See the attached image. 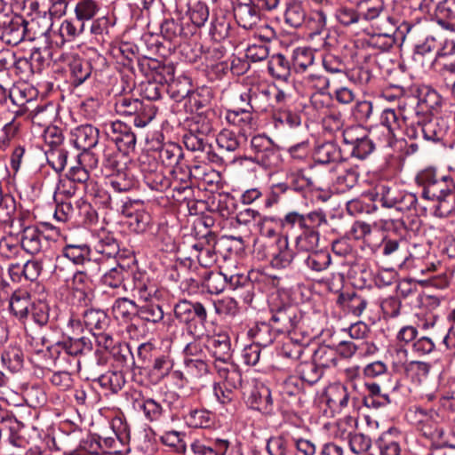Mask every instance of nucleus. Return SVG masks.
<instances>
[{"label": "nucleus", "mask_w": 455, "mask_h": 455, "mask_svg": "<svg viewBox=\"0 0 455 455\" xmlns=\"http://www.w3.org/2000/svg\"><path fill=\"white\" fill-rule=\"evenodd\" d=\"M320 240L318 231L303 229L295 239V246L298 251L297 256L316 251Z\"/></svg>", "instance_id": "nucleus-43"}, {"label": "nucleus", "mask_w": 455, "mask_h": 455, "mask_svg": "<svg viewBox=\"0 0 455 455\" xmlns=\"http://www.w3.org/2000/svg\"><path fill=\"white\" fill-rule=\"evenodd\" d=\"M332 98L327 92H315L310 96V105L316 111L318 118L326 115L331 110Z\"/></svg>", "instance_id": "nucleus-63"}, {"label": "nucleus", "mask_w": 455, "mask_h": 455, "mask_svg": "<svg viewBox=\"0 0 455 455\" xmlns=\"http://www.w3.org/2000/svg\"><path fill=\"white\" fill-rule=\"evenodd\" d=\"M278 243L279 250L273 254L271 265L275 268H284L291 263L294 253L288 246L287 237L279 238Z\"/></svg>", "instance_id": "nucleus-53"}, {"label": "nucleus", "mask_w": 455, "mask_h": 455, "mask_svg": "<svg viewBox=\"0 0 455 455\" xmlns=\"http://www.w3.org/2000/svg\"><path fill=\"white\" fill-rule=\"evenodd\" d=\"M83 323L84 327L93 334V332L105 331L108 325V317L103 310L90 308L83 313Z\"/></svg>", "instance_id": "nucleus-36"}, {"label": "nucleus", "mask_w": 455, "mask_h": 455, "mask_svg": "<svg viewBox=\"0 0 455 455\" xmlns=\"http://www.w3.org/2000/svg\"><path fill=\"white\" fill-rule=\"evenodd\" d=\"M170 97L175 101L179 102L188 97L191 94V84L188 78L173 79L168 85L166 91Z\"/></svg>", "instance_id": "nucleus-56"}, {"label": "nucleus", "mask_w": 455, "mask_h": 455, "mask_svg": "<svg viewBox=\"0 0 455 455\" xmlns=\"http://www.w3.org/2000/svg\"><path fill=\"white\" fill-rule=\"evenodd\" d=\"M230 443L227 439L195 440L190 450L192 455H226Z\"/></svg>", "instance_id": "nucleus-24"}, {"label": "nucleus", "mask_w": 455, "mask_h": 455, "mask_svg": "<svg viewBox=\"0 0 455 455\" xmlns=\"http://www.w3.org/2000/svg\"><path fill=\"white\" fill-rule=\"evenodd\" d=\"M312 360L323 370L331 368L337 365V352L329 346H320L315 351Z\"/></svg>", "instance_id": "nucleus-55"}, {"label": "nucleus", "mask_w": 455, "mask_h": 455, "mask_svg": "<svg viewBox=\"0 0 455 455\" xmlns=\"http://www.w3.org/2000/svg\"><path fill=\"white\" fill-rule=\"evenodd\" d=\"M434 8V15L428 25V43H433L437 55H446L455 50V44L446 37L447 32L453 31L449 20L455 18V0H428V12Z\"/></svg>", "instance_id": "nucleus-1"}, {"label": "nucleus", "mask_w": 455, "mask_h": 455, "mask_svg": "<svg viewBox=\"0 0 455 455\" xmlns=\"http://www.w3.org/2000/svg\"><path fill=\"white\" fill-rule=\"evenodd\" d=\"M108 135L124 155L134 151L137 142L136 135L125 123L113 122L108 128Z\"/></svg>", "instance_id": "nucleus-11"}, {"label": "nucleus", "mask_w": 455, "mask_h": 455, "mask_svg": "<svg viewBox=\"0 0 455 455\" xmlns=\"http://www.w3.org/2000/svg\"><path fill=\"white\" fill-rule=\"evenodd\" d=\"M430 120L431 123H428V141L432 140L435 143H440L441 148L445 150L446 145L443 140L448 130L446 115H433L430 116Z\"/></svg>", "instance_id": "nucleus-34"}, {"label": "nucleus", "mask_w": 455, "mask_h": 455, "mask_svg": "<svg viewBox=\"0 0 455 455\" xmlns=\"http://www.w3.org/2000/svg\"><path fill=\"white\" fill-rule=\"evenodd\" d=\"M231 29V22L224 15L216 16L210 29V35L214 41L220 42L228 37Z\"/></svg>", "instance_id": "nucleus-61"}, {"label": "nucleus", "mask_w": 455, "mask_h": 455, "mask_svg": "<svg viewBox=\"0 0 455 455\" xmlns=\"http://www.w3.org/2000/svg\"><path fill=\"white\" fill-rule=\"evenodd\" d=\"M164 315L162 307L153 301L146 302L138 308L137 317L145 322L157 323L164 319Z\"/></svg>", "instance_id": "nucleus-57"}, {"label": "nucleus", "mask_w": 455, "mask_h": 455, "mask_svg": "<svg viewBox=\"0 0 455 455\" xmlns=\"http://www.w3.org/2000/svg\"><path fill=\"white\" fill-rule=\"evenodd\" d=\"M448 173H439L431 180L428 169V210L436 218H447L455 210V192Z\"/></svg>", "instance_id": "nucleus-2"}, {"label": "nucleus", "mask_w": 455, "mask_h": 455, "mask_svg": "<svg viewBox=\"0 0 455 455\" xmlns=\"http://www.w3.org/2000/svg\"><path fill=\"white\" fill-rule=\"evenodd\" d=\"M20 244L28 253L37 254L48 246V239L37 227L28 226L22 230Z\"/></svg>", "instance_id": "nucleus-17"}, {"label": "nucleus", "mask_w": 455, "mask_h": 455, "mask_svg": "<svg viewBox=\"0 0 455 455\" xmlns=\"http://www.w3.org/2000/svg\"><path fill=\"white\" fill-rule=\"evenodd\" d=\"M163 37L170 42L178 38L187 39L195 34V27H188L183 22H178L173 18L167 19L161 24Z\"/></svg>", "instance_id": "nucleus-26"}, {"label": "nucleus", "mask_w": 455, "mask_h": 455, "mask_svg": "<svg viewBox=\"0 0 455 455\" xmlns=\"http://www.w3.org/2000/svg\"><path fill=\"white\" fill-rule=\"evenodd\" d=\"M138 408L141 410L150 421L159 420L164 414L165 410L163 405L153 398H146L137 402Z\"/></svg>", "instance_id": "nucleus-58"}, {"label": "nucleus", "mask_w": 455, "mask_h": 455, "mask_svg": "<svg viewBox=\"0 0 455 455\" xmlns=\"http://www.w3.org/2000/svg\"><path fill=\"white\" fill-rule=\"evenodd\" d=\"M100 385L109 389L112 393L119 392L125 384V379L121 371H108L99 377Z\"/></svg>", "instance_id": "nucleus-62"}, {"label": "nucleus", "mask_w": 455, "mask_h": 455, "mask_svg": "<svg viewBox=\"0 0 455 455\" xmlns=\"http://www.w3.org/2000/svg\"><path fill=\"white\" fill-rule=\"evenodd\" d=\"M307 12L301 2L292 1L287 4L284 21L293 28H301L305 24Z\"/></svg>", "instance_id": "nucleus-41"}, {"label": "nucleus", "mask_w": 455, "mask_h": 455, "mask_svg": "<svg viewBox=\"0 0 455 455\" xmlns=\"http://www.w3.org/2000/svg\"><path fill=\"white\" fill-rule=\"evenodd\" d=\"M248 403L253 410L269 413L273 404L269 388L264 385L255 387L248 398Z\"/></svg>", "instance_id": "nucleus-31"}, {"label": "nucleus", "mask_w": 455, "mask_h": 455, "mask_svg": "<svg viewBox=\"0 0 455 455\" xmlns=\"http://www.w3.org/2000/svg\"><path fill=\"white\" fill-rule=\"evenodd\" d=\"M368 136L370 132L361 125H352L342 132L343 142L349 152Z\"/></svg>", "instance_id": "nucleus-51"}, {"label": "nucleus", "mask_w": 455, "mask_h": 455, "mask_svg": "<svg viewBox=\"0 0 455 455\" xmlns=\"http://www.w3.org/2000/svg\"><path fill=\"white\" fill-rule=\"evenodd\" d=\"M72 141L77 149L87 152L99 141V130L92 124L76 127L71 133Z\"/></svg>", "instance_id": "nucleus-22"}, {"label": "nucleus", "mask_w": 455, "mask_h": 455, "mask_svg": "<svg viewBox=\"0 0 455 455\" xmlns=\"http://www.w3.org/2000/svg\"><path fill=\"white\" fill-rule=\"evenodd\" d=\"M173 367V360L169 355H162L155 358L150 376L155 383L160 382L167 377Z\"/></svg>", "instance_id": "nucleus-50"}, {"label": "nucleus", "mask_w": 455, "mask_h": 455, "mask_svg": "<svg viewBox=\"0 0 455 455\" xmlns=\"http://www.w3.org/2000/svg\"><path fill=\"white\" fill-rule=\"evenodd\" d=\"M174 315L177 320L186 325L198 320L200 323L207 321V310L200 302H192L188 299L180 300L174 306Z\"/></svg>", "instance_id": "nucleus-12"}, {"label": "nucleus", "mask_w": 455, "mask_h": 455, "mask_svg": "<svg viewBox=\"0 0 455 455\" xmlns=\"http://www.w3.org/2000/svg\"><path fill=\"white\" fill-rule=\"evenodd\" d=\"M359 14L367 21L373 20L380 16L385 10L384 0H359L356 3Z\"/></svg>", "instance_id": "nucleus-45"}, {"label": "nucleus", "mask_w": 455, "mask_h": 455, "mask_svg": "<svg viewBox=\"0 0 455 455\" xmlns=\"http://www.w3.org/2000/svg\"><path fill=\"white\" fill-rule=\"evenodd\" d=\"M250 145L253 156L248 157V160L264 168H271L278 164V148L269 137L265 134L254 135L251 139Z\"/></svg>", "instance_id": "nucleus-6"}, {"label": "nucleus", "mask_w": 455, "mask_h": 455, "mask_svg": "<svg viewBox=\"0 0 455 455\" xmlns=\"http://www.w3.org/2000/svg\"><path fill=\"white\" fill-rule=\"evenodd\" d=\"M188 13L191 24H187L188 27H195V33L197 28L204 26L209 19L210 12L206 3L203 1H195L188 5Z\"/></svg>", "instance_id": "nucleus-44"}, {"label": "nucleus", "mask_w": 455, "mask_h": 455, "mask_svg": "<svg viewBox=\"0 0 455 455\" xmlns=\"http://www.w3.org/2000/svg\"><path fill=\"white\" fill-rule=\"evenodd\" d=\"M404 371L411 384L414 387H419L423 384L427 377L426 361H409L404 367Z\"/></svg>", "instance_id": "nucleus-54"}, {"label": "nucleus", "mask_w": 455, "mask_h": 455, "mask_svg": "<svg viewBox=\"0 0 455 455\" xmlns=\"http://www.w3.org/2000/svg\"><path fill=\"white\" fill-rule=\"evenodd\" d=\"M249 109L257 113L267 112L269 108L275 107L270 97L269 86H258L250 89Z\"/></svg>", "instance_id": "nucleus-28"}, {"label": "nucleus", "mask_w": 455, "mask_h": 455, "mask_svg": "<svg viewBox=\"0 0 455 455\" xmlns=\"http://www.w3.org/2000/svg\"><path fill=\"white\" fill-rule=\"evenodd\" d=\"M237 24L244 29H252L260 21L258 7L251 2L239 3L234 8Z\"/></svg>", "instance_id": "nucleus-23"}, {"label": "nucleus", "mask_w": 455, "mask_h": 455, "mask_svg": "<svg viewBox=\"0 0 455 455\" xmlns=\"http://www.w3.org/2000/svg\"><path fill=\"white\" fill-rule=\"evenodd\" d=\"M298 372L299 374V378L303 380V384L307 383L312 386L322 378L323 370L312 360L300 363Z\"/></svg>", "instance_id": "nucleus-52"}, {"label": "nucleus", "mask_w": 455, "mask_h": 455, "mask_svg": "<svg viewBox=\"0 0 455 455\" xmlns=\"http://www.w3.org/2000/svg\"><path fill=\"white\" fill-rule=\"evenodd\" d=\"M100 10V4L97 0H76L74 7L75 18L85 24L97 17Z\"/></svg>", "instance_id": "nucleus-39"}, {"label": "nucleus", "mask_w": 455, "mask_h": 455, "mask_svg": "<svg viewBox=\"0 0 455 455\" xmlns=\"http://www.w3.org/2000/svg\"><path fill=\"white\" fill-rule=\"evenodd\" d=\"M31 295L25 290L15 291L10 298L11 313L21 323L25 328L28 325V309L32 303Z\"/></svg>", "instance_id": "nucleus-19"}, {"label": "nucleus", "mask_w": 455, "mask_h": 455, "mask_svg": "<svg viewBox=\"0 0 455 455\" xmlns=\"http://www.w3.org/2000/svg\"><path fill=\"white\" fill-rule=\"evenodd\" d=\"M56 347L60 348L66 355L77 356L84 355L92 350V342L89 338L68 337L67 340L56 343Z\"/></svg>", "instance_id": "nucleus-32"}, {"label": "nucleus", "mask_w": 455, "mask_h": 455, "mask_svg": "<svg viewBox=\"0 0 455 455\" xmlns=\"http://www.w3.org/2000/svg\"><path fill=\"white\" fill-rule=\"evenodd\" d=\"M206 239L205 248L198 254H196L201 267L204 268L211 267L217 262V255L215 252V245L217 243V235L212 230H208L204 234Z\"/></svg>", "instance_id": "nucleus-40"}, {"label": "nucleus", "mask_w": 455, "mask_h": 455, "mask_svg": "<svg viewBox=\"0 0 455 455\" xmlns=\"http://www.w3.org/2000/svg\"><path fill=\"white\" fill-rule=\"evenodd\" d=\"M198 278H190L195 287L202 286L211 294H220L227 285V276L221 272L204 270Z\"/></svg>", "instance_id": "nucleus-20"}, {"label": "nucleus", "mask_w": 455, "mask_h": 455, "mask_svg": "<svg viewBox=\"0 0 455 455\" xmlns=\"http://www.w3.org/2000/svg\"><path fill=\"white\" fill-rule=\"evenodd\" d=\"M411 210H413L414 212H411L406 217L405 221L395 220H379V221L374 222V226L385 231H389L392 229L397 230L402 227H405L411 232L415 233V235L424 236L427 231L424 226V220L426 218V208H418L417 204H415L412 206Z\"/></svg>", "instance_id": "nucleus-9"}, {"label": "nucleus", "mask_w": 455, "mask_h": 455, "mask_svg": "<svg viewBox=\"0 0 455 455\" xmlns=\"http://www.w3.org/2000/svg\"><path fill=\"white\" fill-rule=\"evenodd\" d=\"M139 306L127 298H118L112 306V312L116 319L132 321L138 315Z\"/></svg>", "instance_id": "nucleus-42"}, {"label": "nucleus", "mask_w": 455, "mask_h": 455, "mask_svg": "<svg viewBox=\"0 0 455 455\" xmlns=\"http://www.w3.org/2000/svg\"><path fill=\"white\" fill-rule=\"evenodd\" d=\"M183 157L182 148L176 143L164 144L159 150V158L163 164L172 167V172L177 176L179 172L185 171L180 165V162Z\"/></svg>", "instance_id": "nucleus-30"}, {"label": "nucleus", "mask_w": 455, "mask_h": 455, "mask_svg": "<svg viewBox=\"0 0 455 455\" xmlns=\"http://www.w3.org/2000/svg\"><path fill=\"white\" fill-rule=\"evenodd\" d=\"M28 22L20 15L0 18V40L8 45H17L24 40Z\"/></svg>", "instance_id": "nucleus-10"}, {"label": "nucleus", "mask_w": 455, "mask_h": 455, "mask_svg": "<svg viewBox=\"0 0 455 455\" xmlns=\"http://www.w3.org/2000/svg\"><path fill=\"white\" fill-rule=\"evenodd\" d=\"M156 108L151 102H145L140 100V105L137 108L133 118V124L138 128H144L156 117Z\"/></svg>", "instance_id": "nucleus-49"}, {"label": "nucleus", "mask_w": 455, "mask_h": 455, "mask_svg": "<svg viewBox=\"0 0 455 455\" xmlns=\"http://www.w3.org/2000/svg\"><path fill=\"white\" fill-rule=\"evenodd\" d=\"M305 267L313 272H321L329 267L331 263V257L326 250H316L299 255Z\"/></svg>", "instance_id": "nucleus-27"}, {"label": "nucleus", "mask_w": 455, "mask_h": 455, "mask_svg": "<svg viewBox=\"0 0 455 455\" xmlns=\"http://www.w3.org/2000/svg\"><path fill=\"white\" fill-rule=\"evenodd\" d=\"M420 20L417 19L415 23H407V35L414 43V51L411 57V68L418 74L424 75L425 71V56L427 53V29L425 26H421Z\"/></svg>", "instance_id": "nucleus-8"}, {"label": "nucleus", "mask_w": 455, "mask_h": 455, "mask_svg": "<svg viewBox=\"0 0 455 455\" xmlns=\"http://www.w3.org/2000/svg\"><path fill=\"white\" fill-rule=\"evenodd\" d=\"M315 54L310 48L298 47L292 52L291 66L297 73H303L313 65Z\"/></svg>", "instance_id": "nucleus-47"}, {"label": "nucleus", "mask_w": 455, "mask_h": 455, "mask_svg": "<svg viewBox=\"0 0 455 455\" xmlns=\"http://www.w3.org/2000/svg\"><path fill=\"white\" fill-rule=\"evenodd\" d=\"M218 148L222 153H235L240 148L239 136L233 131L223 129L216 137Z\"/></svg>", "instance_id": "nucleus-48"}, {"label": "nucleus", "mask_w": 455, "mask_h": 455, "mask_svg": "<svg viewBox=\"0 0 455 455\" xmlns=\"http://www.w3.org/2000/svg\"><path fill=\"white\" fill-rule=\"evenodd\" d=\"M327 15L323 10H316L307 14L303 28L308 31L309 36L324 35L323 46L331 47L333 42L331 41L330 33L327 29Z\"/></svg>", "instance_id": "nucleus-16"}, {"label": "nucleus", "mask_w": 455, "mask_h": 455, "mask_svg": "<svg viewBox=\"0 0 455 455\" xmlns=\"http://www.w3.org/2000/svg\"><path fill=\"white\" fill-rule=\"evenodd\" d=\"M315 162L319 164H335L341 159V151L339 146L331 141L317 146L314 153Z\"/></svg>", "instance_id": "nucleus-35"}, {"label": "nucleus", "mask_w": 455, "mask_h": 455, "mask_svg": "<svg viewBox=\"0 0 455 455\" xmlns=\"http://www.w3.org/2000/svg\"><path fill=\"white\" fill-rule=\"evenodd\" d=\"M215 368L220 378L224 379L223 385L235 390L242 386V374L238 368L233 363L220 366L215 364Z\"/></svg>", "instance_id": "nucleus-46"}, {"label": "nucleus", "mask_w": 455, "mask_h": 455, "mask_svg": "<svg viewBox=\"0 0 455 455\" xmlns=\"http://www.w3.org/2000/svg\"><path fill=\"white\" fill-rule=\"evenodd\" d=\"M283 183L287 186V192L291 190L302 193L313 186L312 179L306 177L301 170L289 174L286 178V181Z\"/></svg>", "instance_id": "nucleus-59"}, {"label": "nucleus", "mask_w": 455, "mask_h": 455, "mask_svg": "<svg viewBox=\"0 0 455 455\" xmlns=\"http://www.w3.org/2000/svg\"><path fill=\"white\" fill-rule=\"evenodd\" d=\"M120 427L117 432H115V436H108L105 438L100 437L101 452L102 453H120L123 452L124 448L130 442V433L127 430V426L124 425L121 421Z\"/></svg>", "instance_id": "nucleus-25"}, {"label": "nucleus", "mask_w": 455, "mask_h": 455, "mask_svg": "<svg viewBox=\"0 0 455 455\" xmlns=\"http://www.w3.org/2000/svg\"><path fill=\"white\" fill-rule=\"evenodd\" d=\"M141 171L146 185L152 190L164 192L172 185L171 178L164 174L163 168L154 159L148 166L142 162Z\"/></svg>", "instance_id": "nucleus-14"}, {"label": "nucleus", "mask_w": 455, "mask_h": 455, "mask_svg": "<svg viewBox=\"0 0 455 455\" xmlns=\"http://www.w3.org/2000/svg\"><path fill=\"white\" fill-rule=\"evenodd\" d=\"M371 199L380 203L385 208H395L400 212L411 211L412 206L418 203L414 194L399 190L396 187L387 184L377 185L371 194Z\"/></svg>", "instance_id": "nucleus-4"}, {"label": "nucleus", "mask_w": 455, "mask_h": 455, "mask_svg": "<svg viewBox=\"0 0 455 455\" xmlns=\"http://www.w3.org/2000/svg\"><path fill=\"white\" fill-rule=\"evenodd\" d=\"M305 229L310 231H325L330 228L326 214L322 210L313 211L305 214Z\"/></svg>", "instance_id": "nucleus-60"}, {"label": "nucleus", "mask_w": 455, "mask_h": 455, "mask_svg": "<svg viewBox=\"0 0 455 455\" xmlns=\"http://www.w3.org/2000/svg\"><path fill=\"white\" fill-rule=\"evenodd\" d=\"M95 257L101 260L106 258L115 257L119 252V243L110 233L102 231L98 235V241L94 246Z\"/></svg>", "instance_id": "nucleus-33"}, {"label": "nucleus", "mask_w": 455, "mask_h": 455, "mask_svg": "<svg viewBox=\"0 0 455 455\" xmlns=\"http://www.w3.org/2000/svg\"><path fill=\"white\" fill-rule=\"evenodd\" d=\"M212 132V124L205 117L198 115L193 118L189 129L183 135V143L188 150L207 152L211 150L208 135Z\"/></svg>", "instance_id": "nucleus-5"}, {"label": "nucleus", "mask_w": 455, "mask_h": 455, "mask_svg": "<svg viewBox=\"0 0 455 455\" xmlns=\"http://www.w3.org/2000/svg\"><path fill=\"white\" fill-rule=\"evenodd\" d=\"M271 322L259 323L251 327L248 335L252 339L253 343L259 347H266L271 345L280 334Z\"/></svg>", "instance_id": "nucleus-29"}, {"label": "nucleus", "mask_w": 455, "mask_h": 455, "mask_svg": "<svg viewBox=\"0 0 455 455\" xmlns=\"http://www.w3.org/2000/svg\"><path fill=\"white\" fill-rule=\"evenodd\" d=\"M424 86L416 87L413 90L415 100L414 115L411 122L406 129V134L410 140H419L424 144L427 140V93H423Z\"/></svg>", "instance_id": "nucleus-7"}, {"label": "nucleus", "mask_w": 455, "mask_h": 455, "mask_svg": "<svg viewBox=\"0 0 455 455\" xmlns=\"http://www.w3.org/2000/svg\"><path fill=\"white\" fill-rule=\"evenodd\" d=\"M128 275L129 271L124 267L117 265L104 273L101 276V283L110 288H118L123 284Z\"/></svg>", "instance_id": "nucleus-64"}, {"label": "nucleus", "mask_w": 455, "mask_h": 455, "mask_svg": "<svg viewBox=\"0 0 455 455\" xmlns=\"http://www.w3.org/2000/svg\"><path fill=\"white\" fill-rule=\"evenodd\" d=\"M92 64L80 58H73L69 62L70 81L74 86H79L91 76Z\"/></svg>", "instance_id": "nucleus-37"}, {"label": "nucleus", "mask_w": 455, "mask_h": 455, "mask_svg": "<svg viewBox=\"0 0 455 455\" xmlns=\"http://www.w3.org/2000/svg\"><path fill=\"white\" fill-rule=\"evenodd\" d=\"M206 347L216 363H229L232 358L230 339L227 334L221 333L207 339Z\"/></svg>", "instance_id": "nucleus-21"}, {"label": "nucleus", "mask_w": 455, "mask_h": 455, "mask_svg": "<svg viewBox=\"0 0 455 455\" xmlns=\"http://www.w3.org/2000/svg\"><path fill=\"white\" fill-rule=\"evenodd\" d=\"M10 111L15 116H22L29 110L28 104L36 97V91L28 85L22 84L10 89Z\"/></svg>", "instance_id": "nucleus-13"}, {"label": "nucleus", "mask_w": 455, "mask_h": 455, "mask_svg": "<svg viewBox=\"0 0 455 455\" xmlns=\"http://www.w3.org/2000/svg\"><path fill=\"white\" fill-rule=\"evenodd\" d=\"M122 214L129 228L137 234L145 233L151 226L152 218L145 210H134L132 205L124 204Z\"/></svg>", "instance_id": "nucleus-18"}, {"label": "nucleus", "mask_w": 455, "mask_h": 455, "mask_svg": "<svg viewBox=\"0 0 455 455\" xmlns=\"http://www.w3.org/2000/svg\"><path fill=\"white\" fill-rule=\"evenodd\" d=\"M291 68L290 60L280 53L271 56L267 63L268 73L282 81H286L289 78Z\"/></svg>", "instance_id": "nucleus-38"}, {"label": "nucleus", "mask_w": 455, "mask_h": 455, "mask_svg": "<svg viewBox=\"0 0 455 455\" xmlns=\"http://www.w3.org/2000/svg\"><path fill=\"white\" fill-rule=\"evenodd\" d=\"M61 254L74 265L84 266L91 261L100 263V258L95 257V253L87 243H72L66 241L61 249Z\"/></svg>", "instance_id": "nucleus-15"}, {"label": "nucleus", "mask_w": 455, "mask_h": 455, "mask_svg": "<svg viewBox=\"0 0 455 455\" xmlns=\"http://www.w3.org/2000/svg\"><path fill=\"white\" fill-rule=\"evenodd\" d=\"M272 316L270 322L280 334L294 331L302 318L297 305L291 303L286 294L273 295L270 300Z\"/></svg>", "instance_id": "nucleus-3"}]
</instances>
